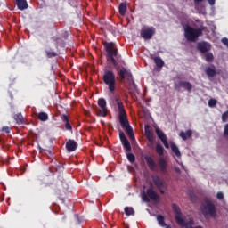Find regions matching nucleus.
I'll return each mask as SVG.
<instances>
[{
	"label": "nucleus",
	"instance_id": "obj_1",
	"mask_svg": "<svg viewBox=\"0 0 228 228\" xmlns=\"http://www.w3.org/2000/svg\"><path fill=\"white\" fill-rule=\"evenodd\" d=\"M103 45L107 53V60L108 61H110V63H112L113 67L116 69L120 77V82L122 83L124 79H127V81H132L134 86L135 87L136 85H134V81H133V74L131 71L124 67L120 69V66H118V63L117 62V61H118L120 58H122V55L118 54V49H117L115 44L104 42Z\"/></svg>",
	"mask_w": 228,
	"mask_h": 228
},
{
	"label": "nucleus",
	"instance_id": "obj_2",
	"mask_svg": "<svg viewBox=\"0 0 228 228\" xmlns=\"http://www.w3.org/2000/svg\"><path fill=\"white\" fill-rule=\"evenodd\" d=\"M116 102L118 110V120L121 127L126 129L127 135L132 140H134V132L133 131V127L129 125V119H127V113L126 112V109L124 108V103L120 98H116Z\"/></svg>",
	"mask_w": 228,
	"mask_h": 228
},
{
	"label": "nucleus",
	"instance_id": "obj_3",
	"mask_svg": "<svg viewBox=\"0 0 228 228\" xmlns=\"http://www.w3.org/2000/svg\"><path fill=\"white\" fill-rule=\"evenodd\" d=\"M205 30L206 27L202 25L199 28H195L190 25H185L183 27L184 38L187 42H197L199 37L204 35Z\"/></svg>",
	"mask_w": 228,
	"mask_h": 228
},
{
	"label": "nucleus",
	"instance_id": "obj_4",
	"mask_svg": "<svg viewBox=\"0 0 228 228\" xmlns=\"http://www.w3.org/2000/svg\"><path fill=\"white\" fill-rule=\"evenodd\" d=\"M102 81L108 86L109 92L115 94V90H117V77L115 76V72L106 69L102 75Z\"/></svg>",
	"mask_w": 228,
	"mask_h": 228
},
{
	"label": "nucleus",
	"instance_id": "obj_5",
	"mask_svg": "<svg viewBox=\"0 0 228 228\" xmlns=\"http://www.w3.org/2000/svg\"><path fill=\"white\" fill-rule=\"evenodd\" d=\"M200 210L202 215L208 218L211 216L212 218H216V207L213 204L211 200H206L200 206Z\"/></svg>",
	"mask_w": 228,
	"mask_h": 228
},
{
	"label": "nucleus",
	"instance_id": "obj_6",
	"mask_svg": "<svg viewBox=\"0 0 228 228\" xmlns=\"http://www.w3.org/2000/svg\"><path fill=\"white\" fill-rule=\"evenodd\" d=\"M185 90L189 94H191V90H193V85L190 83L189 81H184V80H177L175 82V90L177 92H181V90Z\"/></svg>",
	"mask_w": 228,
	"mask_h": 228
},
{
	"label": "nucleus",
	"instance_id": "obj_7",
	"mask_svg": "<svg viewBox=\"0 0 228 228\" xmlns=\"http://www.w3.org/2000/svg\"><path fill=\"white\" fill-rule=\"evenodd\" d=\"M156 34V28L154 27H144L141 29L140 36L144 40H151Z\"/></svg>",
	"mask_w": 228,
	"mask_h": 228
},
{
	"label": "nucleus",
	"instance_id": "obj_8",
	"mask_svg": "<svg viewBox=\"0 0 228 228\" xmlns=\"http://www.w3.org/2000/svg\"><path fill=\"white\" fill-rule=\"evenodd\" d=\"M142 200L144 202H151V200H154V202H156L157 200H159V196L156 191H154V189L149 188L146 191V194H142Z\"/></svg>",
	"mask_w": 228,
	"mask_h": 228
},
{
	"label": "nucleus",
	"instance_id": "obj_9",
	"mask_svg": "<svg viewBox=\"0 0 228 228\" xmlns=\"http://www.w3.org/2000/svg\"><path fill=\"white\" fill-rule=\"evenodd\" d=\"M172 209L175 213V220L176 224H178V225H184V218L181 216L183 213L181 212V208H179V206H177V204H173Z\"/></svg>",
	"mask_w": 228,
	"mask_h": 228
},
{
	"label": "nucleus",
	"instance_id": "obj_10",
	"mask_svg": "<svg viewBox=\"0 0 228 228\" xmlns=\"http://www.w3.org/2000/svg\"><path fill=\"white\" fill-rule=\"evenodd\" d=\"M196 48L201 54H206L211 51V44L208 41H200L197 43Z\"/></svg>",
	"mask_w": 228,
	"mask_h": 228
},
{
	"label": "nucleus",
	"instance_id": "obj_11",
	"mask_svg": "<svg viewBox=\"0 0 228 228\" xmlns=\"http://www.w3.org/2000/svg\"><path fill=\"white\" fill-rule=\"evenodd\" d=\"M98 106L101 108L98 111L99 117H106L108 115V107H106V100L100 98L98 100Z\"/></svg>",
	"mask_w": 228,
	"mask_h": 228
},
{
	"label": "nucleus",
	"instance_id": "obj_12",
	"mask_svg": "<svg viewBox=\"0 0 228 228\" xmlns=\"http://www.w3.org/2000/svg\"><path fill=\"white\" fill-rule=\"evenodd\" d=\"M119 138L125 151H126V152H131V143L129 142V140H127V137H126V134H124L122 130H119Z\"/></svg>",
	"mask_w": 228,
	"mask_h": 228
},
{
	"label": "nucleus",
	"instance_id": "obj_13",
	"mask_svg": "<svg viewBox=\"0 0 228 228\" xmlns=\"http://www.w3.org/2000/svg\"><path fill=\"white\" fill-rule=\"evenodd\" d=\"M147 165H148V168H150V170H151L152 172H156L158 171V164H156V160H154V159L147 154H145L143 156Z\"/></svg>",
	"mask_w": 228,
	"mask_h": 228
},
{
	"label": "nucleus",
	"instance_id": "obj_14",
	"mask_svg": "<svg viewBox=\"0 0 228 228\" xmlns=\"http://www.w3.org/2000/svg\"><path fill=\"white\" fill-rule=\"evenodd\" d=\"M144 133L149 142L148 147H152L154 145V134L151 131V126H149V125L144 126Z\"/></svg>",
	"mask_w": 228,
	"mask_h": 228
},
{
	"label": "nucleus",
	"instance_id": "obj_15",
	"mask_svg": "<svg viewBox=\"0 0 228 228\" xmlns=\"http://www.w3.org/2000/svg\"><path fill=\"white\" fill-rule=\"evenodd\" d=\"M168 165L167 164V160L165 158L160 157L159 159V172L163 174L164 175H167L168 174V169H167Z\"/></svg>",
	"mask_w": 228,
	"mask_h": 228
},
{
	"label": "nucleus",
	"instance_id": "obj_16",
	"mask_svg": "<svg viewBox=\"0 0 228 228\" xmlns=\"http://www.w3.org/2000/svg\"><path fill=\"white\" fill-rule=\"evenodd\" d=\"M61 119L64 124V127L66 131H69L70 133H72V125H70V120L69 119V116H67V114H63L61 117Z\"/></svg>",
	"mask_w": 228,
	"mask_h": 228
},
{
	"label": "nucleus",
	"instance_id": "obj_17",
	"mask_svg": "<svg viewBox=\"0 0 228 228\" xmlns=\"http://www.w3.org/2000/svg\"><path fill=\"white\" fill-rule=\"evenodd\" d=\"M66 149L69 152H74L77 149V142L72 139H69L66 142Z\"/></svg>",
	"mask_w": 228,
	"mask_h": 228
},
{
	"label": "nucleus",
	"instance_id": "obj_18",
	"mask_svg": "<svg viewBox=\"0 0 228 228\" xmlns=\"http://www.w3.org/2000/svg\"><path fill=\"white\" fill-rule=\"evenodd\" d=\"M51 40H53L55 43L56 47H65V39L61 37H52Z\"/></svg>",
	"mask_w": 228,
	"mask_h": 228
},
{
	"label": "nucleus",
	"instance_id": "obj_19",
	"mask_svg": "<svg viewBox=\"0 0 228 228\" xmlns=\"http://www.w3.org/2000/svg\"><path fill=\"white\" fill-rule=\"evenodd\" d=\"M205 74L208 76V79H211V77H215V76H216V69L215 66L208 67L205 69Z\"/></svg>",
	"mask_w": 228,
	"mask_h": 228
},
{
	"label": "nucleus",
	"instance_id": "obj_20",
	"mask_svg": "<svg viewBox=\"0 0 228 228\" xmlns=\"http://www.w3.org/2000/svg\"><path fill=\"white\" fill-rule=\"evenodd\" d=\"M193 135V131L192 130H187L186 132L181 131L179 133V136L180 138H182V140H183V142H186V140H188L189 138H191V136Z\"/></svg>",
	"mask_w": 228,
	"mask_h": 228
},
{
	"label": "nucleus",
	"instance_id": "obj_21",
	"mask_svg": "<svg viewBox=\"0 0 228 228\" xmlns=\"http://www.w3.org/2000/svg\"><path fill=\"white\" fill-rule=\"evenodd\" d=\"M153 183L158 188V190H161V188H165V182L159 178V176L153 177Z\"/></svg>",
	"mask_w": 228,
	"mask_h": 228
},
{
	"label": "nucleus",
	"instance_id": "obj_22",
	"mask_svg": "<svg viewBox=\"0 0 228 228\" xmlns=\"http://www.w3.org/2000/svg\"><path fill=\"white\" fill-rule=\"evenodd\" d=\"M16 2V4L18 6V10H21V11H24V10H28V1L26 0H15Z\"/></svg>",
	"mask_w": 228,
	"mask_h": 228
},
{
	"label": "nucleus",
	"instance_id": "obj_23",
	"mask_svg": "<svg viewBox=\"0 0 228 228\" xmlns=\"http://www.w3.org/2000/svg\"><path fill=\"white\" fill-rule=\"evenodd\" d=\"M153 61L156 64V67L159 69V70H161V69L165 67V61H163V59H161V57H154Z\"/></svg>",
	"mask_w": 228,
	"mask_h": 228
},
{
	"label": "nucleus",
	"instance_id": "obj_24",
	"mask_svg": "<svg viewBox=\"0 0 228 228\" xmlns=\"http://www.w3.org/2000/svg\"><path fill=\"white\" fill-rule=\"evenodd\" d=\"M118 12H119V15H121L122 17H124V15H126V13L127 12V2H123L119 4Z\"/></svg>",
	"mask_w": 228,
	"mask_h": 228
},
{
	"label": "nucleus",
	"instance_id": "obj_25",
	"mask_svg": "<svg viewBox=\"0 0 228 228\" xmlns=\"http://www.w3.org/2000/svg\"><path fill=\"white\" fill-rule=\"evenodd\" d=\"M205 56V60L208 63H213V61H215V56L213 55V53H203Z\"/></svg>",
	"mask_w": 228,
	"mask_h": 228
},
{
	"label": "nucleus",
	"instance_id": "obj_26",
	"mask_svg": "<svg viewBox=\"0 0 228 228\" xmlns=\"http://www.w3.org/2000/svg\"><path fill=\"white\" fill-rule=\"evenodd\" d=\"M155 133L161 142H163V140H167V135L161 131V129L156 128Z\"/></svg>",
	"mask_w": 228,
	"mask_h": 228
},
{
	"label": "nucleus",
	"instance_id": "obj_27",
	"mask_svg": "<svg viewBox=\"0 0 228 228\" xmlns=\"http://www.w3.org/2000/svg\"><path fill=\"white\" fill-rule=\"evenodd\" d=\"M171 151L175 154L177 158H181V151H179V148L175 143L171 144Z\"/></svg>",
	"mask_w": 228,
	"mask_h": 228
},
{
	"label": "nucleus",
	"instance_id": "obj_28",
	"mask_svg": "<svg viewBox=\"0 0 228 228\" xmlns=\"http://www.w3.org/2000/svg\"><path fill=\"white\" fill-rule=\"evenodd\" d=\"M37 118H38V120H41V122H45L49 120V115H47V113L45 112H40Z\"/></svg>",
	"mask_w": 228,
	"mask_h": 228
},
{
	"label": "nucleus",
	"instance_id": "obj_29",
	"mask_svg": "<svg viewBox=\"0 0 228 228\" xmlns=\"http://www.w3.org/2000/svg\"><path fill=\"white\" fill-rule=\"evenodd\" d=\"M156 152L159 154V156H163L165 154V148L160 143H158L156 145Z\"/></svg>",
	"mask_w": 228,
	"mask_h": 228
},
{
	"label": "nucleus",
	"instance_id": "obj_30",
	"mask_svg": "<svg viewBox=\"0 0 228 228\" xmlns=\"http://www.w3.org/2000/svg\"><path fill=\"white\" fill-rule=\"evenodd\" d=\"M157 222L160 227H165L167 224H165V216L161 215L157 216Z\"/></svg>",
	"mask_w": 228,
	"mask_h": 228
},
{
	"label": "nucleus",
	"instance_id": "obj_31",
	"mask_svg": "<svg viewBox=\"0 0 228 228\" xmlns=\"http://www.w3.org/2000/svg\"><path fill=\"white\" fill-rule=\"evenodd\" d=\"M14 120L17 124H24V117L20 113L14 115Z\"/></svg>",
	"mask_w": 228,
	"mask_h": 228
},
{
	"label": "nucleus",
	"instance_id": "obj_32",
	"mask_svg": "<svg viewBox=\"0 0 228 228\" xmlns=\"http://www.w3.org/2000/svg\"><path fill=\"white\" fill-rule=\"evenodd\" d=\"M204 0H193L194 5L196 10L199 12H201V10H204V7L200 5V3H203Z\"/></svg>",
	"mask_w": 228,
	"mask_h": 228
},
{
	"label": "nucleus",
	"instance_id": "obj_33",
	"mask_svg": "<svg viewBox=\"0 0 228 228\" xmlns=\"http://www.w3.org/2000/svg\"><path fill=\"white\" fill-rule=\"evenodd\" d=\"M39 151L42 154H45V156H47L48 158H53V151H51V150H45V149L39 148Z\"/></svg>",
	"mask_w": 228,
	"mask_h": 228
},
{
	"label": "nucleus",
	"instance_id": "obj_34",
	"mask_svg": "<svg viewBox=\"0 0 228 228\" xmlns=\"http://www.w3.org/2000/svg\"><path fill=\"white\" fill-rule=\"evenodd\" d=\"M125 214L127 216H131V215H134V209L132 207H126L125 208Z\"/></svg>",
	"mask_w": 228,
	"mask_h": 228
},
{
	"label": "nucleus",
	"instance_id": "obj_35",
	"mask_svg": "<svg viewBox=\"0 0 228 228\" xmlns=\"http://www.w3.org/2000/svg\"><path fill=\"white\" fill-rule=\"evenodd\" d=\"M45 54H46L47 58H54V57L58 56V53L56 52H51L49 50L45 51Z\"/></svg>",
	"mask_w": 228,
	"mask_h": 228
},
{
	"label": "nucleus",
	"instance_id": "obj_36",
	"mask_svg": "<svg viewBox=\"0 0 228 228\" xmlns=\"http://www.w3.org/2000/svg\"><path fill=\"white\" fill-rule=\"evenodd\" d=\"M195 221L193 219H190L189 222L184 221V225H180V227H190V225H194Z\"/></svg>",
	"mask_w": 228,
	"mask_h": 228
},
{
	"label": "nucleus",
	"instance_id": "obj_37",
	"mask_svg": "<svg viewBox=\"0 0 228 228\" xmlns=\"http://www.w3.org/2000/svg\"><path fill=\"white\" fill-rule=\"evenodd\" d=\"M127 159L130 161V163H134V161H136V157H134V154L133 153H128Z\"/></svg>",
	"mask_w": 228,
	"mask_h": 228
},
{
	"label": "nucleus",
	"instance_id": "obj_38",
	"mask_svg": "<svg viewBox=\"0 0 228 228\" xmlns=\"http://www.w3.org/2000/svg\"><path fill=\"white\" fill-rule=\"evenodd\" d=\"M208 106H209V108H215V106H216V100L211 98V99L208 101Z\"/></svg>",
	"mask_w": 228,
	"mask_h": 228
},
{
	"label": "nucleus",
	"instance_id": "obj_39",
	"mask_svg": "<svg viewBox=\"0 0 228 228\" xmlns=\"http://www.w3.org/2000/svg\"><path fill=\"white\" fill-rule=\"evenodd\" d=\"M228 120V110L222 114V122H227Z\"/></svg>",
	"mask_w": 228,
	"mask_h": 228
},
{
	"label": "nucleus",
	"instance_id": "obj_40",
	"mask_svg": "<svg viewBox=\"0 0 228 228\" xmlns=\"http://www.w3.org/2000/svg\"><path fill=\"white\" fill-rule=\"evenodd\" d=\"M61 37L63 38L64 40H67V38H69V32L67 31H62L61 33Z\"/></svg>",
	"mask_w": 228,
	"mask_h": 228
},
{
	"label": "nucleus",
	"instance_id": "obj_41",
	"mask_svg": "<svg viewBox=\"0 0 228 228\" xmlns=\"http://www.w3.org/2000/svg\"><path fill=\"white\" fill-rule=\"evenodd\" d=\"M161 142H162L164 147H166V149H170V145L168 144V141L167 139H164Z\"/></svg>",
	"mask_w": 228,
	"mask_h": 228
},
{
	"label": "nucleus",
	"instance_id": "obj_42",
	"mask_svg": "<svg viewBox=\"0 0 228 228\" xmlns=\"http://www.w3.org/2000/svg\"><path fill=\"white\" fill-rule=\"evenodd\" d=\"M216 199L218 200H224V193L223 192H217V194H216Z\"/></svg>",
	"mask_w": 228,
	"mask_h": 228
},
{
	"label": "nucleus",
	"instance_id": "obj_43",
	"mask_svg": "<svg viewBox=\"0 0 228 228\" xmlns=\"http://www.w3.org/2000/svg\"><path fill=\"white\" fill-rule=\"evenodd\" d=\"M2 131L7 134H10V128L8 126L2 127Z\"/></svg>",
	"mask_w": 228,
	"mask_h": 228
},
{
	"label": "nucleus",
	"instance_id": "obj_44",
	"mask_svg": "<svg viewBox=\"0 0 228 228\" xmlns=\"http://www.w3.org/2000/svg\"><path fill=\"white\" fill-rule=\"evenodd\" d=\"M208 4H210V6H214L215 3H216V0H208Z\"/></svg>",
	"mask_w": 228,
	"mask_h": 228
},
{
	"label": "nucleus",
	"instance_id": "obj_45",
	"mask_svg": "<svg viewBox=\"0 0 228 228\" xmlns=\"http://www.w3.org/2000/svg\"><path fill=\"white\" fill-rule=\"evenodd\" d=\"M55 195H57L58 199H60L61 200H62V199H61V194L60 193V191H57L55 192Z\"/></svg>",
	"mask_w": 228,
	"mask_h": 228
},
{
	"label": "nucleus",
	"instance_id": "obj_46",
	"mask_svg": "<svg viewBox=\"0 0 228 228\" xmlns=\"http://www.w3.org/2000/svg\"><path fill=\"white\" fill-rule=\"evenodd\" d=\"M190 197H191V200L192 202H195V195L190 193Z\"/></svg>",
	"mask_w": 228,
	"mask_h": 228
},
{
	"label": "nucleus",
	"instance_id": "obj_47",
	"mask_svg": "<svg viewBox=\"0 0 228 228\" xmlns=\"http://www.w3.org/2000/svg\"><path fill=\"white\" fill-rule=\"evenodd\" d=\"M159 191L161 193V195H165V191L163 190V188L159 189Z\"/></svg>",
	"mask_w": 228,
	"mask_h": 228
},
{
	"label": "nucleus",
	"instance_id": "obj_48",
	"mask_svg": "<svg viewBox=\"0 0 228 228\" xmlns=\"http://www.w3.org/2000/svg\"><path fill=\"white\" fill-rule=\"evenodd\" d=\"M187 228H204V227H202V226H200V225H198V226H196V227L190 226V227H187Z\"/></svg>",
	"mask_w": 228,
	"mask_h": 228
},
{
	"label": "nucleus",
	"instance_id": "obj_49",
	"mask_svg": "<svg viewBox=\"0 0 228 228\" xmlns=\"http://www.w3.org/2000/svg\"><path fill=\"white\" fill-rule=\"evenodd\" d=\"M40 85H43L42 81L40 80V84H38V86H40Z\"/></svg>",
	"mask_w": 228,
	"mask_h": 228
},
{
	"label": "nucleus",
	"instance_id": "obj_50",
	"mask_svg": "<svg viewBox=\"0 0 228 228\" xmlns=\"http://www.w3.org/2000/svg\"><path fill=\"white\" fill-rule=\"evenodd\" d=\"M121 63H124V61H121Z\"/></svg>",
	"mask_w": 228,
	"mask_h": 228
}]
</instances>
